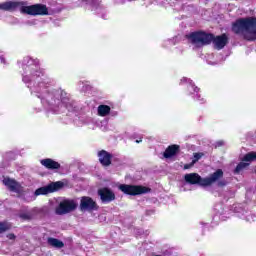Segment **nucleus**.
Returning a JSON list of instances; mask_svg holds the SVG:
<instances>
[{
    "mask_svg": "<svg viewBox=\"0 0 256 256\" xmlns=\"http://www.w3.org/2000/svg\"><path fill=\"white\" fill-rule=\"evenodd\" d=\"M249 165H250L249 162H245L242 160V162L238 163V165L236 166L234 173L236 174L241 173V171H243L244 169H247Z\"/></svg>",
    "mask_w": 256,
    "mask_h": 256,
    "instance_id": "nucleus-17",
    "label": "nucleus"
},
{
    "mask_svg": "<svg viewBox=\"0 0 256 256\" xmlns=\"http://www.w3.org/2000/svg\"><path fill=\"white\" fill-rule=\"evenodd\" d=\"M111 113V107L109 105H99L98 106V115L99 117H107Z\"/></svg>",
    "mask_w": 256,
    "mask_h": 256,
    "instance_id": "nucleus-15",
    "label": "nucleus"
},
{
    "mask_svg": "<svg viewBox=\"0 0 256 256\" xmlns=\"http://www.w3.org/2000/svg\"><path fill=\"white\" fill-rule=\"evenodd\" d=\"M198 101H200L201 103H205V99H204V98H201L200 95H198Z\"/></svg>",
    "mask_w": 256,
    "mask_h": 256,
    "instance_id": "nucleus-25",
    "label": "nucleus"
},
{
    "mask_svg": "<svg viewBox=\"0 0 256 256\" xmlns=\"http://www.w3.org/2000/svg\"><path fill=\"white\" fill-rule=\"evenodd\" d=\"M195 165V163H193V161L189 164H185L184 165V169H191V167H193Z\"/></svg>",
    "mask_w": 256,
    "mask_h": 256,
    "instance_id": "nucleus-24",
    "label": "nucleus"
},
{
    "mask_svg": "<svg viewBox=\"0 0 256 256\" xmlns=\"http://www.w3.org/2000/svg\"><path fill=\"white\" fill-rule=\"evenodd\" d=\"M118 189L124 193V195H130L131 197H137V195H147V193H151V188L143 185L120 184Z\"/></svg>",
    "mask_w": 256,
    "mask_h": 256,
    "instance_id": "nucleus-5",
    "label": "nucleus"
},
{
    "mask_svg": "<svg viewBox=\"0 0 256 256\" xmlns=\"http://www.w3.org/2000/svg\"><path fill=\"white\" fill-rule=\"evenodd\" d=\"M77 209V203L74 200H64L59 204V213L60 215H65L75 211Z\"/></svg>",
    "mask_w": 256,
    "mask_h": 256,
    "instance_id": "nucleus-10",
    "label": "nucleus"
},
{
    "mask_svg": "<svg viewBox=\"0 0 256 256\" xmlns=\"http://www.w3.org/2000/svg\"><path fill=\"white\" fill-rule=\"evenodd\" d=\"M30 75L32 77H41V75H43V72L37 66H35V68H31Z\"/></svg>",
    "mask_w": 256,
    "mask_h": 256,
    "instance_id": "nucleus-18",
    "label": "nucleus"
},
{
    "mask_svg": "<svg viewBox=\"0 0 256 256\" xmlns=\"http://www.w3.org/2000/svg\"><path fill=\"white\" fill-rule=\"evenodd\" d=\"M223 170L217 169L214 173L210 174L209 177H201L198 173H189L184 175V181L189 185H199L200 187H211L212 185H217L223 189V187H227L229 182L223 179ZM222 179V180H221Z\"/></svg>",
    "mask_w": 256,
    "mask_h": 256,
    "instance_id": "nucleus-2",
    "label": "nucleus"
},
{
    "mask_svg": "<svg viewBox=\"0 0 256 256\" xmlns=\"http://www.w3.org/2000/svg\"><path fill=\"white\" fill-rule=\"evenodd\" d=\"M186 39H188L192 45H196V47H205L213 43L214 48L218 51L224 49L227 43H229V37H227V34L215 36V34L207 33L203 30L187 34Z\"/></svg>",
    "mask_w": 256,
    "mask_h": 256,
    "instance_id": "nucleus-1",
    "label": "nucleus"
},
{
    "mask_svg": "<svg viewBox=\"0 0 256 256\" xmlns=\"http://www.w3.org/2000/svg\"><path fill=\"white\" fill-rule=\"evenodd\" d=\"M255 173H256V168H255Z\"/></svg>",
    "mask_w": 256,
    "mask_h": 256,
    "instance_id": "nucleus-29",
    "label": "nucleus"
},
{
    "mask_svg": "<svg viewBox=\"0 0 256 256\" xmlns=\"http://www.w3.org/2000/svg\"><path fill=\"white\" fill-rule=\"evenodd\" d=\"M234 35H242L245 41H256V17L236 19L231 26Z\"/></svg>",
    "mask_w": 256,
    "mask_h": 256,
    "instance_id": "nucleus-4",
    "label": "nucleus"
},
{
    "mask_svg": "<svg viewBox=\"0 0 256 256\" xmlns=\"http://www.w3.org/2000/svg\"><path fill=\"white\" fill-rule=\"evenodd\" d=\"M41 165L49 171H55V169H61V164L51 158L42 159L40 161Z\"/></svg>",
    "mask_w": 256,
    "mask_h": 256,
    "instance_id": "nucleus-12",
    "label": "nucleus"
},
{
    "mask_svg": "<svg viewBox=\"0 0 256 256\" xmlns=\"http://www.w3.org/2000/svg\"><path fill=\"white\" fill-rule=\"evenodd\" d=\"M201 157H203V153H194V159L192 160V162L197 163V161H199Z\"/></svg>",
    "mask_w": 256,
    "mask_h": 256,
    "instance_id": "nucleus-21",
    "label": "nucleus"
},
{
    "mask_svg": "<svg viewBox=\"0 0 256 256\" xmlns=\"http://www.w3.org/2000/svg\"><path fill=\"white\" fill-rule=\"evenodd\" d=\"M98 158L102 167H109L112 163L113 154L107 152V150H100L98 152Z\"/></svg>",
    "mask_w": 256,
    "mask_h": 256,
    "instance_id": "nucleus-11",
    "label": "nucleus"
},
{
    "mask_svg": "<svg viewBox=\"0 0 256 256\" xmlns=\"http://www.w3.org/2000/svg\"><path fill=\"white\" fill-rule=\"evenodd\" d=\"M64 185L65 184L61 181L52 182L47 186L36 189L35 195L39 196V195H49V193H55V191H59V189H63Z\"/></svg>",
    "mask_w": 256,
    "mask_h": 256,
    "instance_id": "nucleus-6",
    "label": "nucleus"
},
{
    "mask_svg": "<svg viewBox=\"0 0 256 256\" xmlns=\"http://www.w3.org/2000/svg\"><path fill=\"white\" fill-rule=\"evenodd\" d=\"M188 89H189V91H194V93H199V91H200V89H199V87H197V86H189L188 87Z\"/></svg>",
    "mask_w": 256,
    "mask_h": 256,
    "instance_id": "nucleus-22",
    "label": "nucleus"
},
{
    "mask_svg": "<svg viewBox=\"0 0 256 256\" xmlns=\"http://www.w3.org/2000/svg\"><path fill=\"white\" fill-rule=\"evenodd\" d=\"M3 185H5L9 191L12 193H17V195H21L23 193V186L20 185L17 180L12 178H4L2 181Z\"/></svg>",
    "mask_w": 256,
    "mask_h": 256,
    "instance_id": "nucleus-8",
    "label": "nucleus"
},
{
    "mask_svg": "<svg viewBox=\"0 0 256 256\" xmlns=\"http://www.w3.org/2000/svg\"><path fill=\"white\" fill-rule=\"evenodd\" d=\"M7 239H10V241H15L17 239V236H15L13 233L7 234Z\"/></svg>",
    "mask_w": 256,
    "mask_h": 256,
    "instance_id": "nucleus-23",
    "label": "nucleus"
},
{
    "mask_svg": "<svg viewBox=\"0 0 256 256\" xmlns=\"http://www.w3.org/2000/svg\"><path fill=\"white\" fill-rule=\"evenodd\" d=\"M242 161L250 164L253 163V161H256V152L255 151L248 152L247 154L244 155V157L242 158Z\"/></svg>",
    "mask_w": 256,
    "mask_h": 256,
    "instance_id": "nucleus-16",
    "label": "nucleus"
},
{
    "mask_svg": "<svg viewBox=\"0 0 256 256\" xmlns=\"http://www.w3.org/2000/svg\"><path fill=\"white\" fill-rule=\"evenodd\" d=\"M141 141H142L141 139L140 140H136V143H141Z\"/></svg>",
    "mask_w": 256,
    "mask_h": 256,
    "instance_id": "nucleus-26",
    "label": "nucleus"
},
{
    "mask_svg": "<svg viewBox=\"0 0 256 256\" xmlns=\"http://www.w3.org/2000/svg\"><path fill=\"white\" fill-rule=\"evenodd\" d=\"M180 151L181 146L177 144H172L166 148L163 155L165 159H171V157H175V155H177V153H179Z\"/></svg>",
    "mask_w": 256,
    "mask_h": 256,
    "instance_id": "nucleus-13",
    "label": "nucleus"
},
{
    "mask_svg": "<svg viewBox=\"0 0 256 256\" xmlns=\"http://www.w3.org/2000/svg\"><path fill=\"white\" fill-rule=\"evenodd\" d=\"M11 226L7 224V222H0V233H5V231H9Z\"/></svg>",
    "mask_w": 256,
    "mask_h": 256,
    "instance_id": "nucleus-19",
    "label": "nucleus"
},
{
    "mask_svg": "<svg viewBox=\"0 0 256 256\" xmlns=\"http://www.w3.org/2000/svg\"><path fill=\"white\" fill-rule=\"evenodd\" d=\"M98 195L102 203H111L116 199L115 192L107 187L98 189Z\"/></svg>",
    "mask_w": 256,
    "mask_h": 256,
    "instance_id": "nucleus-9",
    "label": "nucleus"
},
{
    "mask_svg": "<svg viewBox=\"0 0 256 256\" xmlns=\"http://www.w3.org/2000/svg\"><path fill=\"white\" fill-rule=\"evenodd\" d=\"M3 61H5L4 59H2V63H3Z\"/></svg>",
    "mask_w": 256,
    "mask_h": 256,
    "instance_id": "nucleus-28",
    "label": "nucleus"
},
{
    "mask_svg": "<svg viewBox=\"0 0 256 256\" xmlns=\"http://www.w3.org/2000/svg\"><path fill=\"white\" fill-rule=\"evenodd\" d=\"M99 205L89 196H82L80 199V211H97Z\"/></svg>",
    "mask_w": 256,
    "mask_h": 256,
    "instance_id": "nucleus-7",
    "label": "nucleus"
},
{
    "mask_svg": "<svg viewBox=\"0 0 256 256\" xmlns=\"http://www.w3.org/2000/svg\"><path fill=\"white\" fill-rule=\"evenodd\" d=\"M27 5L26 1H8L0 4V9L2 11H15L20 7V13L22 15H31L32 17H37L38 15H49V8L45 4H33Z\"/></svg>",
    "mask_w": 256,
    "mask_h": 256,
    "instance_id": "nucleus-3",
    "label": "nucleus"
},
{
    "mask_svg": "<svg viewBox=\"0 0 256 256\" xmlns=\"http://www.w3.org/2000/svg\"><path fill=\"white\" fill-rule=\"evenodd\" d=\"M48 245L55 247L56 249H63V247H65L63 241L53 237L48 238Z\"/></svg>",
    "mask_w": 256,
    "mask_h": 256,
    "instance_id": "nucleus-14",
    "label": "nucleus"
},
{
    "mask_svg": "<svg viewBox=\"0 0 256 256\" xmlns=\"http://www.w3.org/2000/svg\"><path fill=\"white\" fill-rule=\"evenodd\" d=\"M25 79H27V77H24V78H23V81H25Z\"/></svg>",
    "mask_w": 256,
    "mask_h": 256,
    "instance_id": "nucleus-27",
    "label": "nucleus"
},
{
    "mask_svg": "<svg viewBox=\"0 0 256 256\" xmlns=\"http://www.w3.org/2000/svg\"><path fill=\"white\" fill-rule=\"evenodd\" d=\"M20 219L23 221H31L33 219V216L30 213H22L19 214Z\"/></svg>",
    "mask_w": 256,
    "mask_h": 256,
    "instance_id": "nucleus-20",
    "label": "nucleus"
}]
</instances>
